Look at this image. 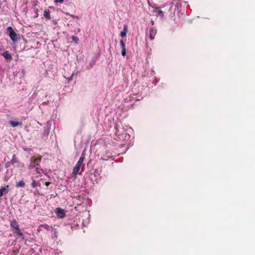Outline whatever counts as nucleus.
<instances>
[{
  "label": "nucleus",
  "instance_id": "obj_22",
  "mask_svg": "<svg viewBox=\"0 0 255 255\" xmlns=\"http://www.w3.org/2000/svg\"><path fill=\"white\" fill-rule=\"evenodd\" d=\"M102 159H103V160H107V159L105 158H102Z\"/></svg>",
  "mask_w": 255,
  "mask_h": 255
},
{
  "label": "nucleus",
  "instance_id": "obj_4",
  "mask_svg": "<svg viewBox=\"0 0 255 255\" xmlns=\"http://www.w3.org/2000/svg\"><path fill=\"white\" fill-rule=\"evenodd\" d=\"M56 213L57 217L59 218H63L66 216L65 211L60 208H57L56 209Z\"/></svg>",
  "mask_w": 255,
  "mask_h": 255
},
{
  "label": "nucleus",
  "instance_id": "obj_1",
  "mask_svg": "<svg viewBox=\"0 0 255 255\" xmlns=\"http://www.w3.org/2000/svg\"><path fill=\"white\" fill-rule=\"evenodd\" d=\"M85 154L84 153H82L80 159L73 168L72 171L73 176H76L78 174H81V173L79 172L80 169H81L82 171L84 170V164L83 163L85 159Z\"/></svg>",
  "mask_w": 255,
  "mask_h": 255
},
{
  "label": "nucleus",
  "instance_id": "obj_19",
  "mask_svg": "<svg viewBox=\"0 0 255 255\" xmlns=\"http://www.w3.org/2000/svg\"><path fill=\"white\" fill-rule=\"evenodd\" d=\"M157 12L158 15H161V16H163V12L161 10H160V9L158 10L157 11Z\"/></svg>",
  "mask_w": 255,
  "mask_h": 255
},
{
  "label": "nucleus",
  "instance_id": "obj_7",
  "mask_svg": "<svg viewBox=\"0 0 255 255\" xmlns=\"http://www.w3.org/2000/svg\"><path fill=\"white\" fill-rule=\"evenodd\" d=\"M8 187L9 186L6 185V186L0 189V197H2L4 194H7L8 193Z\"/></svg>",
  "mask_w": 255,
  "mask_h": 255
},
{
  "label": "nucleus",
  "instance_id": "obj_14",
  "mask_svg": "<svg viewBox=\"0 0 255 255\" xmlns=\"http://www.w3.org/2000/svg\"><path fill=\"white\" fill-rule=\"evenodd\" d=\"M9 124L12 127H16L17 126H18V125H20L21 124V123H19V122H15V121H9Z\"/></svg>",
  "mask_w": 255,
  "mask_h": 255
},
{
  "label": "nucleus",
  "instance_id": "obj_10",
  "mask_svg": "<svg viewBox=\"0 0 255 255\" xmlns=\"http://www.w3.org/2000/svg\"><path fill=\"white\" fill-rule=\"evenodd\" d=\"M43 16L46 20H50L51 19L50 12L49 10L45 9L44 11Z\"/></svg>",
  "mask_w": 255,
  "mask_h": 255
},
{
  "label": "nucleus",
  "instance_id": "obj_20",
  "mask_svg": "<svg viewBox=\"0 0 255 255\" xmlns=\"http://www.w3.org/2000/svg\"><path fill=\"white\" fill-rule=\"evenodd\" d=\"M55 2L56 3H62L64 1V0H54Z\"/></svg>",
  "mask_w": 255,
  "mask_h": 255
},
{
  "label": "nucleus",
  "instance_id": "obj_21",
  "mask_svg": "<svg viewBox=\"0 0 255 255\" xmlns=\"http://www.w3.org/2000/svg\"><path fill=\"white\" fill-rule=\"evenodd\" d=\"M45 184L46 186H48L50 184V182H46Z\"/></svg>",
  "mask_w": 255,
  "mask_h": 255
},
{
  "label": "nucleus",
  "instance_id": "obj_6",
  "mask_svg": "<svg viewBox=\"0 0 255 255\" xmlns=\"http://www.w3.org/2000/svg\"><path fill=\"white\" fill-rule=\"evenodd\" d=\"M120 46L122 48V55L125 56L126 55V48L125 42L123 40L120 41Z\"/></svg>",
  "mask_w": 255,
  "mask_h": 255
},
{
  "label": "nucleus",
  "instance_id": "obj_9",
  "mask_svg": "<svg viewBox=\"0 0 255 255\" xmlns=\"http://www.w3.org/2000/svg\"><path fill=\"white\" fill-rule=\"evenodd\" d=\"M2 55L6 60H8L9 61H10L12 60L11 55L7 51H5V52H4L2 53Z\"/></svg>",
  "mask_w": 255,
  "mask_h": 255
},
{
  "label": "nucleus",
  "instance_id": "obj_13",
  "mask_svg": "<svg viewBox=\"0 0 255 255\" xmlns=\"http://www.w3.org/2000/svg\"><path fill=\"white\" fill-rule=\"evenodd\" d=\"M40 227L42 229H43L46 231H48L50 230L51 229H53V228L51 226H50L47 224L42 225H41Z\"/></svg>",
  "mask_w": 255,
  "mask_h": 255
},
{
  "label": "nucleus",
  "instance_id": "obj_16",
  "mask_svg": "<svg viewBox=\"0 0 255 255\" xmlns=\"http://www.w3.org/2000/svg\"><path fill=\"white\" fill-rule=\"evenodd\" d=\"M39 186H40V184L37 182H36V180H34L32 183H31V186L33 188H35V187Z\"/></svg>",
  "mask_w": 255,
  "mask_h": 255
},
{
  "label": "nucleus",
  "instance_id": "obj_15",
  "mask_svg": "<svg viewBox=\"0 0 255 255\" xmlns=\"http://www.w3.org/2000/svg\"><path fill=\"white\" fill-rule=\"evenodd\" d=\"M25 186V183L23 180H21L17 183L16 186L17 187H23Z\"/></svg>",
  "mask_w": 255,
  "mask_h": 255
},
{
  "label": "nucleus",
  "instance_id": "obj_12",
  "mask_svg": "<svg viewBox=\"0 0 255 255\" xmlns=\"http://www.w3.org/2000/svg\"><path fill=\"white\" fill-rule=\"evenodd\" d=\"M18 162V160L17 158H16V155L14 154V155H13L12 158L11 160H10L9 163L13 164L14 163H17ZM9 164V163H7V164Z\"/></svg>",
  "mask_w": 255,
  "mask_h": 255
},
{
  "label": "nucleus",
  "instance_id": "obj_2",
  "mask_svg": "<svg viewBox=\"0 0 255 255\" xmlns=\"http://www.w3.org/2000/svg\"><path fill=\"white\" fill-rule=\"evenodd\" d=\"M42 156H39L38 157L33 156L31 158L30 163L29 165L30 168H36L37 172L40 169V163L41 162Z\"/></svg>",
  "mask_w": 255,
  "mask_h": 255
},
{
  "label": "nucleus",
  "instance_id": "obj_3",
  "mask_svg": "<svg viewBox=\"0 0 255 255\" xmlns=\"http://www.w3.org/2000/svg\"><path fill=\"white\" fill-rule=\"evenodd\" d=\"M7 30L9 32V36L11 40L13 42L16 41L18 40L17 34L13 30L12 27H7Z\"/></svg>",
  "mask_w": 255,
  "mask_h": 255
},
{
  "label": "nucleus",
  "instance_id": "obj_8",
  "mask_svg": "<svg viewBox=\"0 0 255 255\" xmlns=\"http://www.w3.org/2000/svg\"><path fill=\"white\" fill-rule=\"evenodd\" d=\"M123 29L124 30L122 31L120 33V36L122 37H124L125 36H126L127 33L128 31V26L127 24H125L124 25Z\"/></svg>",
  "mask_w": 255,
  "mask_h": 255
},
{
  "label": "nucleus",
  "instance_id": "obj_18",
  "mask_svg": "<svg viewBox=\"0 0 255 255\" xmlns=\"http://www.w3.org/2000/svg\"><path fill=\"white\" fill-rule=\"evenodd\" d=\"M16 231V233L20 237L23 236V234L21 233L19 227L15 229Z\"/></svg>",
  "mask_w": 255,
  "mask_h": 255
},
{
  "label": "nucleus",
  "instance_id": "obj_11",
  "mask_svg": "<svg viewBox=\"0 0 255 255\" xmlns=\"http://www.w3.org/2000/svg\"><path fill=\"white\" fill-rule=\"evenodd\" d=\"M10 226L12 228H14L15 229H16L19 227V225H18L15 219L12 220L10 222Z\"/></svg>",
  "mask_w": 255,
  "mask_h": 255
},
{
  "label": "nucleus",
  "instance_id": "obj_5",
  "mask_svg": "<svg viewBox=\"0 0 255 255\" xmlns=\"http://www.w3.org/2000/svg\"><path fill=\"white\" fill-rule=\"evenodd\" d=\"M156 33V30L154 27H151L149 29V36L151 40L154 39Z\"/></svg>",
  "mask_w": 255,
  "mask_h": 255
},
{
  "label": "nucleus",
  "instance_id": "obj_17",
  "mask_svg": "<svg viewBox=\"0 0 255 255\" xmlns=\"http://www.w3.org/2000/svg\"><path fill=\"white\" fill-rule=\"evenodd\" d=\"M71 38L72 40L76 43H78L79 41V38L75 36H72Z\"/></svg>",
  "mask_w": 255,
  "mask_h": 255
}]
</instances>
